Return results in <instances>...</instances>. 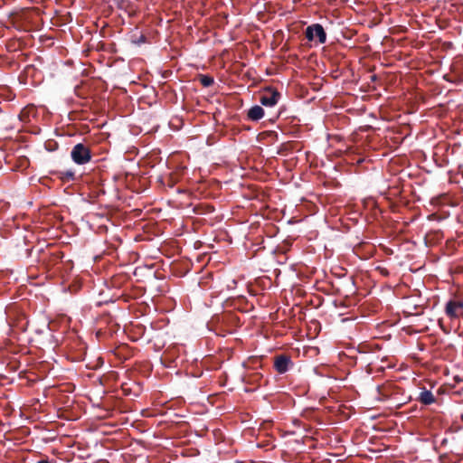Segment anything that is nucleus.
Returning a JSON list of instances; mask_svg holds the SVG:
<instances>
[{
	"label": "nucleus",
	"instance_id": "obj_5",
	"mask_svg": "<svg viewBox=\"0 0 463 463\" xmlns=\"http://www.w3.org/2000/svg\"><path fill=\"white\" fill-rule=\"evenodd\" d=\"M292 365L293 363L288 355L279 354L275 357L274 368L279 373H285Z\"/></svg>",
	"mask_w": 463,
	"mask_h": 463
},
{
	"label": "nucleus",
	"instance_id": "obj_6",
	"mask_svg": "<svg viewBox=\"0 0 463 463\" xmlns=\"http://www.w3.org/2000/svg\"><path fill=\"white\" fill-rule=\"evenodd\" d=\"M247 116L249 119L258 121L264 117V109L260 106L255 105L248 110Z\"/></svg>",
	"mask_w": 463,
	"mask_h": 463
},
{
	"label": "nucleus",
	"instance_id": "obj_8",
	"mask_svg": "<svg viewBox=\"0 0 463 463\" xmlns=\"http://www.w3.org/2000/svg\"><path fill=\"white\" fill-rule=\"evenodd\" d=\"M55 174L63 182H70L75 180V173L72 170L60 171L56 172Z\"/></svg>",
	"mask_w": 463,
	"mask_h": 463
},
{
	"label": "nucleus",
	"instance_id": "obj_3",
	"mask_svg": "<svg viewBox=\"0 0 463 463\" xmlns=\"http://www.w3.org/2000/svg\"><path fill=\"white\" fill-rule=\"evenodd\" d=\"M280 93L274 88H267L263 90L260 97V102L265 107H273L280 99Z\"/></svg>",
	"mask_w": 463,
	"mask_h": 463
},
{
	"label": "nucleus",
	"instance_id": "obj_10",
	"mask_svg": "<svg viewBox=\"0 0 463 463\" xmlns=\"http://www.w3.org/2000/svg\"><path fill=\"white\" fill-rule=\"evenodd\" d=\"M64 257V253L61 250H55L50 253L49 263L52 265L56 264L59 260H61Z\"/></svg>",
	"mask_w": 463,
	"mask_h": 463
},
{
	"label": "nucleus",
	"instance_id": "obj_9",
	"mask_svg": "<svg viewBox=\"0 0 463 463\" xmlns=\"http://www.w3.org/2000/svg\"><path fill=\"white\" fill-rule=\"evenodd\" d=\"M198 80L203 87H210L214 83L213 78L206 74H199Z\"/></svg>",
	"mask_w": 463,
	"mask_h": 463
},
{
	"label": "nucleus",
	"instance_id": "obj_2",
	"mask_svg": "<svg viewBox=\"0 0 463 463\" xmlns=\"http://www.w3.org/2000/svg\"><path fill=\"white\" fill-rule=\"evenodd\" d=\"M305 35L308 41H314L316 38H317L319 43H325L326 41V33L320 24L307 26Z\"/></svg>",
	"mask_w": 463,
	"mask_h": 463
},
{
	"label": "nucleus",
	"instance_id": "obj_7",
	"mask_svg": "<svg viewBox=\"0 0 463 463\" xmlns=\"http://www.w3.org/2000/svg\"><path fill=\"white\" fill-rule=\"evenodd\" d=\"M417 400L423 405H430L436 402L433 393L428 390L422 391Z\"/></svg>",
	"mask_w": 463,
	"mask_h": 463
},
{
	"label": "nucleus",
	"instance_id": "obj_1",
	"mask_svg": "<svg viewBox=\"0 0 463 463\" xmlns=\"http://www.w3.org/2000/svg\"><path fill=\"white\" fill-rule=\"evenodd\" d=\"M71 156L72 161L77 165H85L91 160L90 149L82 143L76 144L71 151Z\"/></svg>",
	"mask_w": 463,
	"mask_h": 463
},
{
	"label": "nucleus",
	"instance_id": "obj_4",
	"mask_svg": "<svg viewBox=\"0 0 463 463\" xmlns=\"http://www.w3.org/2000/svg\"><path fill=\"white\" fill-rule=\"evenodd\" d=\"M445 313L450 318H457L463 315V301L449 300L445 307Z\"/></svg>",
	"mask_w": 463,
	"mask_h": 463
},
{
	"label": "nucleus",
	"instance_id": "obj_12",
	"mask_svg": "<svg viewBox=\"0 0 463 463\" xmlns=\"http://www.w3.org/2000/svg\"><path fill=\"white\" fill-rule=\"evenodd\" d=\"M37 463H50V461L48 459H42L39 460Z\"/></svg>",
	"mask_w": 463,
	"mask_h": 463
},
{
	"label": "nucleus",
	"instance_id": "obj_11",
	"mask_svg": "<svg viewBox=\"0 0 463 463\" xmlns=\"http://www.w3.org/2000/svg\"><path fill=\"white\" fill-rule=\"evenodd\" d=\"M370 80H371V82H375V81H377V80H378V76H377V75H375V74L371 75V76H370Z\"/></svg>",
	"mask_w": 463,
	"mask_h": 463
}]
</instances>
